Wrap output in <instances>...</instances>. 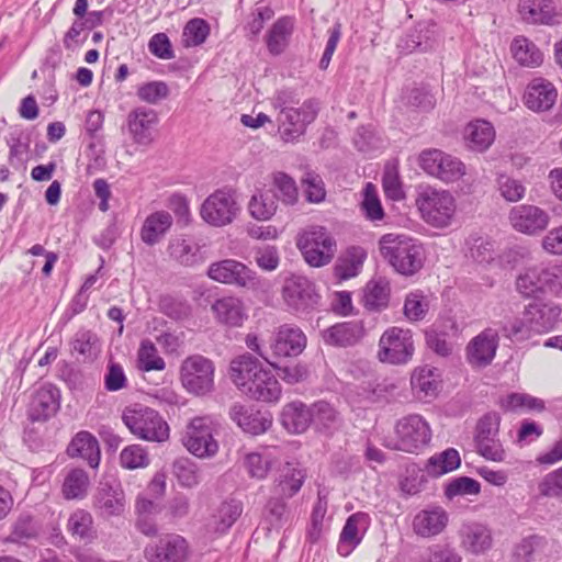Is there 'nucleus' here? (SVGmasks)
Returning a JSON list of instances; mask_svg holds the SVG:
<instances>
[{"mask_svg":"<svg viewBox=\"0 0 562 562\" xmlns=\"http://www.w3.org/2000/svg\"><path fill=\"white\" fill-rule=\"evenodd\" d=\"M214 371L212 360L201 355H192L181 363L180 380L189 393L202 396L214 389Z\"/></svg>","mask_w":562,"mask_h":562,"instance_id":"8","label":"nucleus"},{"mask_svg":"<svg viewBox=\"0 0 562 562\" xmlns=\"http://www.w3.org/2000/svg\"><path fill=\"white\" fill-rule=\"evenodd\" d=\"M90 477L83 469L69 470L63 481L61 495L67 501L83 499L88 495Z\"/></svg>","mask_w":562,"mask_h":562,"instance_id":"39","label":"nucleus"},{"mask_svg":"<svg viewBox=\"0 0 562 562\" xmlns=\"http://www.w3.org/2000/svg\"><path fill=\"white\" fill-rule=\"evenodd\" d=\"M229 416L245 432L254 436L263 434L272 425L270 414L237 403L229 408Z\"/></svg>","mask_w":562,"mask_h":562,"instance_id":"26","label":"nucleus"},{"mask_svg":"<svg viewBox=\"0 0 562 562\" xmlns=\"http://www.w3.org/2000/svg\"><path fill=\"white\" fill-rule=\"evenodd\" d=\"M361 210L364 216L370 221H381L385 215L376 189L370 182L367 183L363 190Z\"/></svg>","mask_w":562,"mask_h":562,"instance_id":"57","label":"nucleus"},{"mask_svg":"<svg viewBox=\"0 0 562 562\" xmlns=\"http://www.w3.org/2000/svg\"><path fill=\"white\" fill-rule=\"evenodd\" d=\"M448 520V514L442 507L429 506L415 515L413 530L420 537L430 538L442 532Z\"/></svg>","mask_w":562,"mask_h":562,"instance_id":"27","label":"nucleus"},{"mask_svg":"<svg viewBox=\"0 0 562 562\" xmlns=\"http://www.w3.org/2000/svg\"><path fill=\"white\" fill-rule=\"evenodd\" d=\"M508 217L512 226L517 232L527 235H537L543 232L548 227L550 220L546 211L531 204H521L513 207Z\"/></svg>","mask_w":562,"mask_h":562,"instance_id":"20","label":"nucleus"},{"mask_svg":"<svg viewBox=\"0 0 562 562\" xmlns=\"http://www.w3.org/2000/svg\"><path fill=\"white\" fill-rule=\"evenodd\" d=\"M40 526L30 514H21L12 525L11 533L5 538V542L26 543L37 538Z\"/></svg>","mask_w":562,"mask_h":562,"instance_id":"47","label":"nucleus"},{"mask_svg":"<svg viewBox=\"0 0 562 562\" xmlns=\"http://www.w3.org/2000/svg\"><path fill=\"white\" fill-rule=\"evenodd\" d=\"M501 417L496 413H487L482 416L476 425L474 441L483 442L490 438H495L499 431Z\"/></svg>","mask_w":562,"mask_h":562,"instance_id":"63","label":"nucleus"},{"mask_svg":"<svg viewBox=\"0 0 562 562\" xmlns=\"http://www.w3.org/2000/svg\"><path fill=\"white\" fill-rule=\"evenodd\" d=\"M273 186L277 189V196L282 203L293 205L297 201V188L295 181L284 172L273 175Z\"/></svg>","mask_w":562,"mask_h":562,"instance_id":"56","label":"nucleus"},{"mask_svg":"<svg viewBox=\"0 0 562 562\" xmlns=\"http://www.w3.org/2000/svg\"><path fill=\"white\" fill-rule=\"evenodd\" d=\"M7 145L9 146L8 161L10 166L20 170L24 168L30 151V138L24 135L23 131L15 130L7 137Z\"/></svg>","mask_w":562,"mask_h":562,"instance_id":"44","label":"nucleus"},{"mask_svg":"<svg viewBox=\"0 0 562 562\" xmlns=\"http://www.w3.org/2000/svg\"><path fill=\"white\" fill-rule=\"evenodd\" d=\"M211 33V26L202 18L189 20L182 31V45L186 48L196 47L205 43Z\"/></svg>","mask_w":562,"mask_h":562,"instance_id":"49","label":"nucleus"},{"mask_svg":"<svg viewBox=\"0 0 562 562\" xmlns=\"http://www.w3.org/2000/svg\"><path fill=\"white\" fill-rule=\"evenodd\" d=\"M544 276V265L526 269L516 280L517 291L526 297L535 296L538 293H548Z\"/></svg>","mask_w":562,"mask_h":562,"instance_id":"37","label":"nucleus"},{"mask_svg":"<svg viewBox=\"0 0 562 562\" xmlns=\"http://www.w3.org/2000/svg\"><path fill=\"white\" fill-rule=\"evenodd\" d=\"M304 477L305 475L303 474L302 470L292 468L290 464H288L282 470V473L279 477L277 486L279 494L288 498L292 497L300 491L304 482Z\"/></svg>","mask_w":562,"mask_h":562,"instance_id":"52","label":"nucleus"},{"mask_svg":"<svg viewBox=\"0 0 562 562\" xmlns=\"http://www.w3.org/2000/svg\"><path fill=\"white\" fill-rule=\"evenodd\" d=\"M312 424L319 429H331L339 420L337 411L327 402L318 401L311 405Z\"/></svg>","mask_w":562,"mask_h":562,"instance_id":"53","label":"nucleus"},{"mask_svg":"<svg viewBox=\"0 0 562 562\" xmlns=\"http://www.w3.org/2000/svg\"><path fill=\"white\" fill-rule=\"evenodd\" d=\"M67 454L70 458H81L86 460L92 469H97L100 463L99 441L89 431H79L68 445Z\"/></svg>","mask_w":562,"mask_h":562,"instance_id":"30","label":"nucleus"},{"mask_svg":"<svg viewBox=\"0 0 562 562\" xmlns=\"http://www.w3.org/2000/svg\"><path fill=\"white\" fill-rule=\"evenodd\" d=\"M71 348L83 359H93L100 351L98 335L90 329L80 328L71 340Z\"/></svg>","mask_w":562,"mask_h":562,"instance_id":"50","label":"nucleus"},{"mask_svg":"<svg viewBox=\"0 0 562 562\" xmlns=\"http://www.w3.org/2000/svg\"><path fill=\"white\" fill-rule=\"evenodd\" d=\"M379 250L385 261L403 276L418 272L425 261V249L417 239L400 234H384Z\"/></svg>","mask_w":562,"mask_h":562,"instance_id":"2","label":"nucleus"},{"mask_svg":"<svg viewBox=\"0 0 562 562\" xmlns=\"http://www.w3.org/2000/svg\"><path fill=\"white\" fill-rule=\"evenodd\" d=\"M391 288L384 278L369 281L363 290V306L370 312H380L389 306Z\"/></svg>","mask_w":562,"mask_h":562,"instance_id":"36","label":"nucleus"},{"mask_svg":"<svg viewBox=\"0 0 562 562\" xmlns=\"http://www.w3.org/2000/svg\"><path fill=\"white\" fill-rule=\"evenodd\" d=\"M207 276L212 280L224 284H232L251 290L258 289L261 283L256 271L248 268L245 263L234 259H224L211 263L207 269Z\"/></svg>","mask_w":562,"mask_h":562,"instance_id":"12","label":"nucleus"},{"mask_svg":"<svg viewBox=\"0 0 562 562\" xmlns=\"http://www.w3.org/2000/svg\"><path fill=\"white\" fill-rule=\"evenodd\" d=\"M67 530L74 537L83 541H91L95 537L93 518L91 514L85 509H77L69 516Z\"/></svg>","mask_w":562,"mask_h":562,"instance_id":"48","label":"nucleus"},{"mask_svg":"<svg viewBox=\"0 0 562 562\" xmlns=\"http://www.w3.org/2000/svg\"><path fill=\"white\" fill-rule=\"evenodd\" d=\"M557 98L558 91L553 83L543 78H535L526 87L524 103L533 112H546L554 105Z\"/></svg>","mask_w":562,"mask_h":562,"instance_id":"24","label":"nucleus"},{"mask_svg":"<svg viewBox=\"0 0 562 562\" xmlns=\"http://www.w3.org/2000/svg\"><path fill=\"white\" fill-rule=\"evenodd\" d=\"M367 256V250L361 246L348 247L336 266L337 276L344 280L358 276Z\"/></svg>","mask_w":562,"mask_h":562,"instance_id":"41","label":"nucleus"},{"mask_svg":"<svg viewBox=\"0 0 562 562\" xmlns=\"http://www.w3.org/2000/svg\"><path fill=\"white\" fill-rule=\"evenodd\" d=\"M462 546L474 554L485 552L492 547L491 530L482 524L471 522L462 526L461 530Z\"/></svg>","mask_w":562,"mask_h":562,"instance_id":"34","label":"nucleus"},{"mask_svg":"<svg viewBox=\"0 0 562 562\" xmlns=\"http://www.w3.org/2000/svg\"><path fill=\"white\" fill-rule=\"evenodd\" d=\"M137 367L144 372L161 371L166 368L165 360L158 355L155 344L149 339H144L140 342L137 352Z\"/></svg>","mask_w":562,"mask_h":562,"instance_id":"51","label":"nucleus"},{"mask_svg":"<svg viewBox=\"0 0 562 562\" xmlns=\"http://www.w3.org/2000/svg\"><path fill=\"white\" fill-rule=\"evenodd\" d=\"M60 391L52 384L45 383L32 395L27 415L32 422H46L60 408Z\"/></svg>","mask_w":562,"mask_h":562,"instance_id":"18","label":"nucleus"},{"mask_svg":"<svg viewBox=\"0 0 562 562\" xmlns=\"http://www.w3.org/2000/svg\"><path fill=\"white\" fill-rule=\"evenodd\" d=\"M412 390L420 401H429L437 396L439 391V381L431 368L416 369L411 378Z\"/></svg>","mask_w":562,"mask_h":562,"instance_id":"38","label":"nucleus"},{"mask_svg":"<svg viewBox=\"0 0 562 562\" xmlns=\"http://www.w3.org/2000/svg\"><path fill=\"white\" fill-rule=\"evenodd\" d=\"M427 297L420 292H411L404 303V315L412 322L423 319L428 312Z\"/></svg>","mask_w":562,"mask_h":562,"instance_id":"61","label":"nucleus"},{"mask_svg":"<svg viewBox=\"0 0 562 562\" xmlns=\"http://www.w3.org/2000/svg\"><path fill=\"white\" fill-rule=\"evenodd\" d=\"M318 104L314 100H306L301 108H292L279 112L277 122L281 138L284 142H294L302 136L306 126L317 116Z\"/></svg>","mask_w":562,"mask_h":562,"instance_id":"13","label":"nucleus"},{"mask_svg":"<svg viewBox=\"0 0 562 562\" xmlns=\"http://www.w3.org/2000/svg\"><path fill=\"white\" fill-rule=\"evenodd\" d=\"M306 347V336L301 328L284 324L274 334L270 349L276 358L296 357Z\"/></svg>","mask_w":562,"mask_h":562,"instance_id":"21","label":"nucleus"},{"mask_svg":"<svg viewBox=\"0 0 562 562\" xmlns=\"http://www.w3.org/2000/svg\"><path fill=\"white\" fill-rule=\"evenodd\" d=\"M302 186L304 189L305 198L311 203H319L325 200L326 190L322 177L308 170L302 178Z\"/></svg>","mask_w":562,"mask_h":562,"instance_id":"59","label":"nucleus"},{"mask_svg":"<svg viewBox=\"0 0 562 562\" xmlns=\"http://www.w3.org/2000/svg\"><path fill=\"white\" fill-rule=\"evenodd\" d=\"M311 406L303 402L293 401L284 405L280 420L282 426L291 434H302L312 425Z\"/></svg>","mask_w":562,"mask_h":562,"instance_id":"31","label":"nucleus"},{"mask_svg":"<svg viewBox=\"0 0 562 562\" xmlns=\"http://www.w3.org/2000/svg\"><path fill=\"white\" fill-rule=\"evenodd\" d=\"M366 330L362 322L351 321L337 323L322 331V338L326 345L334 347H350L357 345Z\"/></svg>","mask_w":562,"mask_h":562,"instance_id":"25","label":"nucleus"},{"mask_svg":"<svg viewBox=\"0 0 562 562\" xmlns=\"http://www.w3.org/2000/svg\"><path fill=\"white\" fill-rule=\"evenodd\" d=\"M237 212V203L231 191L226 190H216L201 206L202 218L217 227L232 223Z\"/></svg>","mask_w":562,"mask_h":562,"instance_id":"14","label":"nucleus"},{"mask_svg":"<svg viewBox=\"0 0 562 562\" xmlns=\"http://www.w3.org/2000/svg\"><path fill=\"white\" fill-rule=\"evenodd\" d=\"M296 246L312 267L330 262L336 252V240L323 226H311L299 235Z\"/></svg>","mask_w":562,"mask_h":562,"instance_id":"6","label":"nucleus"},{"mask_svg":"<svg viewBox=\"0 0 562 562\" xmlns=\"http://www.w3.org/2000/svg\"><path fill=\"white\" fill-rule=\"evenodd\" d=\"M120 462L124 469L128 470L146 468L149 464V457L140 445H131L122 450Z\"/></svg>","mask_w":562,"mask_h":562,"instance_id":"60","label":"nucleus"},{"mask_svg":"<svg viewBox=\"0 0 562 562\" xmlns=\"http://www.w3.org/2000/svg\"><path fill=\"white\" fill-rule=\"evenodd\" d=\"M414 352L413 333L409 329L393 326L380 337L378 359L383 363L406 364L412 360Z\"/></svg>","mask_w":562,"mask_h":562,"instance_id":"7","label":"nucleus"},{"mask_svg":"<svg viewBox=\"0 0 562 562\" xmlns=\"http://www.w3.org/2000/svg\"><path fill=\"white\" fill-rule=\"evenodd\" d=\"M426 345L435 353L441 357H448L452 352V344L448 340V334L437 326L425 331Z\"/></svg>","mask_w":562,"mask_h":562,"instance_id":"62","label":"nucleus"},{"mask_svg":"<svg viewBox=\"0 0 562 562\" xmlns=\"http://www.w3.org/2000/svg\"><path fill=\"white\" fill-rule=\"evenodd\" d=\"M93 508L104 518L120 516L125 509V495L115 479H102L92 497Z\"/></svg>","mask_w":562,"mask_h":562,"instance_id":"15","label":"nucleus"},{"mask_svg":"<svg viewBox=\"0 0 562 562\" xmlns=\"http://www.w3.org/2000/svg\"><path fill=\"white\" fill-rule=\"evenodd\" d=\"M211 311L220 324L229 327H239L247 318L244 304L236 296L216 299L211 305Z\"/></svg>","mask_w":562,"mask_h":562,"instance_id":"28","label":"nucleus"},{"mask_svg":"<svg viewBox=\"0 0 562 562\" xmlns=\"http://www.w3.org/2000/svg\"><path fill=\"white\" fill-rule=\"evenodd\" d=\"M460 464L459 451L454 448H448L428 459L426 471L429 475L438 477L458 469Z\"/></svg>","mask_w":562,"mask_h":562,"instance_id":"46","label":"nucleus"},{"mask_svg":"<svg viewBox=\"0 0 562 562\" xmlns=\"http://www.w3.org/2000/svg\"><path fill=\"white\" fill-rule=\"evenodd\" d=\"M431 436L429 424L420 415L413 414L397 420L395 438L385 440L383 446L391 450L419 453L430 443Z\"/></svg>","mask_w":562,"mask_h":562,"instance_id":"5","label":"nucleus"},{"mask_svg":"<svg viewBox=\"0 0 562 562\" xmlns=\"http://www.w3.org/2000/svg\"><path fill=\"white\" fill-rule=\"evenodd\" d=\"M419 167L443 182H454L465 173L464 164L440 149H424L418 157Z\"/></svg>","mask_w":562,"mask_h":562,"instance_id":"11","label":"nucleus"},{"mask_svg":"<svg viewBox=\"0 0 562 562\" xmlns=\"http://www.w3.org/2000/svg\"><path fill=\"white\" fill-rule=\"evenodd\" d=\"M282 297L286 306L295 314H310L321 301L314 282L304 276H292L285 279Z\"/></svg>","mask_w":562,"mask_h":562,"instance_id":"10","label":"nucleus"},{"mask_svg":"<svg viewBox=\"0 0 562 562\" xmlns=\"http://www.w3.org/2000/svg\"><path fill=\"white\" fill-rule=\"evenodd\" d=\"M423 218L435 227H447L456 212V203L451 193L426 188L417 199Z\"/></svg>","mask_w":562,"mask_h":562,"instance_id":"9","label":"nucleus"},{"mask_svg":"<svg viewBox=\"0 0 562 562\" xmlns=\"http://www.w3.org/2000/svg\"><path fill=\"white\" fill-rule=\"evenodd\" d=\"M148 562H184L189 555L188 541L180 535L166 533L144 550Z\"/></svg>","mask_w":562,"mask_h":562,"instance_id":"16","label":"nucleus"},{"mask_svg":"<svg viewBox=\"0 0 562 562\" xmlns=\"http://www.w3.org/2000/svg\"><path fill=\"white\" fill-rule=\"evenodd\" d=\"M518 12L528 23L552 24L557 16L552 0H519Z\"/></svg>","mask_w":562,"mask_h":562,"instance_id":"32","label":"nucleus"},{"mask_svg":"<svg viewBox=\"0 0 562 562\" xmlns=\"http://www.w3.org/2000/svg\"><path fill=\"white\" fill-rule=\"evenodd\" d=\"M294 30V18L285 15L279 18L266 35V44L271 55H281L289 45Z\"/></svg>","mask_w":562,"mask_h":562,"instance_id":"33","label":"nucleus"},{"mask_svg":"<svg viewBox=\"0 0 562 562\" xmlns=\"http://www.w3.org/2000/svg\"><path fill=\"white\" fill-rule=\"evenodd\" d=\"M170 94V89L165 81L154 80L142 83L136 89L137 98L148 104H158Z\"/></svg>","mask_w":562,"mask_h":562,"instance_id":"54","label":"nucleus"},{"mask_svg":"<svg viewBox=\"0 0 562 562\" xmlns=\"http://www.w3.org/2000/svg\"><path fill=\"white\" fill-rule=\"evenodd\" d=\"M481 492V484L469 476H459L451 480L445 487V496L453 499L457 496L477 495Z\"/></svg>","mask_w":562,"mask_h":562,"instance_id":"58","label":"nucleus"},{"mask_svg":"<svg viewBox=\"0 0 562 562\" xmlns=\"http://www.w3.org/2000/svg\"><path fill=\"white\" fill-rule=\"evenodd\" d=\"M562 308L554 302L533 301L524 308V316L536 334L548 333L562 319Z\"/></svg>","mask_w":562,"mask_h":562,"instance_id":"19","label":"nucleus"},{"mask_svg":"<svg viewBox=\"0 0 562 562\" xmlns=\"http://www.w3.org/2000/svg\"><path fill=\"white\" fill-rule=\"evenodd\" d=\"M510 49L515 60L525 67H538L542 64L543 55L537 45L526 37L514 38Z\"/></svg>","mask_w":562,"mask_h":562,"instance_id":"42","label":"nucleus"},{"mask_svg":"<svg viewBox=\"0 0 562 562\" xmlns=\"http://www.w3.org/2000/svg\"><path fill=\"white\" fill-rule=\"evenodd\" d=\"M243 513V504L237 499L223 502L212 519V528L217 533L227 532Z\"/></svg>","mask_w":562,"mask_h":562,"instance_id":"43","label":"nucleus"},{"mask_svg":"<svg viewBox=\"0 0 562 562\" xmlns=\"http://www.w3.org/2000/svg\"><path fill=\"white\" fill-rule=\"evenodd\" d=\"M278 196L271 190L258 191L248 204L250 215L259 221L270 220L277 211Z\"/></svg>","mask_w":562,"mask_h":562,"instance_id":"45","label":"nucleus"},{"mask_svg":"<svg viewBox=\"0 0 562 562\" xmlns=\"http://www.w3.org/2000/svg\"><path fill=\"white\" fill-rule=\"evenodd\" d=\"M168 251L172 259L186 267H193L202 261L200 246L187 238L177 237L171 239Z\"/></svg>","mask_w":562,"mask_h":562,"instance_id":"40","label":"nucleus"},{"mask_svg":"<svg viewBox=\"0 0 562 562\" xmlns=\"http://www.w3.org/2000/svg\"><path fill=\"white\" fill-rule=\"evenodd\" d=\"M173 218L167 211L150 213L144 221L139 232L140 239L147 246L160 243L170 231Z\"/></svg>","mask_w":562,"mask_h":562,"instance_id":"29","label":"nucleus"},{"mask_svg":"<svg viewBox=\"0 0 562 562\" xmlns=\"http://www.w3.org/2000/svg\"><path fill=\"white\" fill-rule=\"evenodd\" d=\"M221 432V424L210 415L196 416L186 426L182 443L186 449L199 459L213 458L220 449L216 437Z\"/></svg>","mask_w":562,"mask_h":562,"instance_id":"3","label":"nucleus"},{"mask_svg":"<svg viewBox=\"0 0 562 562\" xmlns=\"http://www.w3.org/2000/svg\"><path fill=\"white\" fill-rule=\"evenodd\" d=\"M498 346V331L494 328H485L468 344L465 349L468 363L476 369L488 367L495 359Z\"/></svg>","mask_w":562,"mask_h":562,"instance_id":"17","label":"nucleus"},{"mask_svg":"<svg viewBox=\"0 0 562 562\" xmlns=\"http://www.w3.org/2000/svg\"><path fill=\"white\" fill-rule=\"evenodd\" d=\"M464 139L470 149L474 151H485L495 139V130L493 125L484 120H477L467 125Z\"/></svg>","mask_w":562,"mask_h":562,"instance_id":"35","label":"nucleus"},{"mask_svg":"<svg viewBox=\"0 0 562 562\" xmlns=\"http://www.w3.org/2000/svg\"><path fill=\"white\" fill-rule=\"evenodd\" d=\"M122 419L130 431L142 440L164 442L169 438V425L150 407L142 404L126 407Z\"/></svg>","mask_w":562,"mask_h":562,"instance_id":"4","label":"nucleus"},{"mask_svg":"<svg viewBox=\"0 0 562 562\" xmlns=\"http://www.w3.org/2000/svg\"><path fill=\"white\" fill-rule=\"evenodd\" d=\"M158 121V114L153 109L145 106L133 109L126 119L133 140L138 145H149L154 139L153 130Z\"/></svg>","mask_w":562,"mask_h":562,"instance_id":"23","label":"nucleus"},{"mask_svg":"<svg viewBox=\"0 0 562 562\" xmlns=\"http://www.w3.org/2000/svg\"><path fill=\"white\" fill-rule=\"evenodd\" d=\"M231 379L241 393L252 400L272 403L281 396V386L274 374L250 353L231 362Z\"/></svg>","mask_w":562,"mask_h":562,"instance_id":"1","label":"nucleus"},{"mask_svg":"<svg viewBox=\"0 0 562 562\" xmlns=\"http://www.w3.org/2000/svg\"><path fill=\"white\" fill-rule=\"evenodd\" d=\"M370 524L369 514L363 512H357L347 518L337 546L341 557L349 555L361 543Z\"/></svg>","mask_w":562,"mask_h":562,"instance_id":"22","label":"nucleus"},{"mask_svg":"<svg viewBox=\"0 0 562 562\" xmlns=\"http://www.w3.org/2000/svg\"><path fill=\"white\" fill-rule=\"evenodd\" d=\"M546 538L532 535L521 540L514 552L515 562H530L535 553L546 544Z\"/></svg>","mask_w":562,"mask_h":562,"instance_id":"64","label":"nucleus"},{"mask_svg":"<svg viewBox=\"0 0 562 562\" xmlns=\"http://www.w3.org/2000/svg\"><path fill=\"white\" fill-rule=\"evenodd\" d=\"M173 473L184 487H193L200 483L199 467L189 458H180L173 462Z\"/></svg>","mask_w":562,"mask_h":562,"instance_id":"55","label":"nucleus"}]
</instances>
